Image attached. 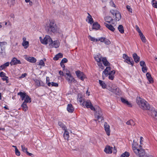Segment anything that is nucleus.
<instances>
[{"instance_id": "f257e3e1", "label": "nucleus", "mask_w": 157, "mask_h": 157, "mask_svg": "<svg viewBox=\"0 0 157 157\" xmlns=\"http://www.w3.org/2000/svg\"><path fill=\"white\" fill-rule=\"evenodd\" d=\"M46 31L48 33L52 34H56L58 30V27L56 22L53 20H49L45 26Z\"/></svg>"}, {"instance_id": "f03ea898", "label": "nucleus", "mask_w": 157, "mask_h": 157, "mask_svg": "<svg viewBox=\"0 0 157 157\" xmlns=\"http://www.w3.org/2000/svg\"><path fill=\"white\" fill-rule=\"evenodd\" d=\"M18 95L20 96L21 100L22 101L24 100L23 103L21 105L23 110L24 111H26L28 109L27 103H30L31 101V98L26 94L24 92H20L17 93Z\"/></svg>"}, {"instance_id": "7ed1b4c3", "label": "nucleus", "mask_w": 157, "mask_h": 157, "mask_svg": "<svg viewBox=\"0 0 157 157\" xmlns=\"http://www.w3.org/2000/svg\"><path fill=\"white\" fill-rule=\"evenodd\" d=\"M136 102L140 108L143 110H147L150 109V107L149 103L140 97H137Z\"/></svg>"}, {"instance_id": "20e7f679", "label": "nucleus", "mask_w": 157, "mask_h": 157, "mask_svg": "<svg viewBox=\"0 0 157 157\" xmlns=\"http://www.w3.org/2000/svg\"><path fill=\"white\" fill-rule=\"evenodd\" d=\"M96 111L95 113V116L96 118H97L99 122H102L103 120V114L101 109L99 108H96Z\"/></svg>"}, {"instance_id": "39448f33", "label": "nucleus", "mask_w": 157, "mask_h": 157, "mask_svg": "<svg viewBox=\"0 0 157 157\" xmlns=\"http://www.w3.org/2000/svg\"><path fill=\"white\" fill-rule=\"evenodd\" d=\"M111 69L110 67H106V68L103 71L102 73V77L104 79V77H107L108 75H114L115 73V71L114 70H113L109 71Z\"/></svg>"}, {"instance_id": "423d86ee", "label": "nucleus", "mask_w": 157, "mask_h": 157, "mask_svg": "<svg viewBox=\"0 0 157 157\" xmlns=\"http://www.w3.org/2000/svg\"><path fill=\"white\" fill-rule=\"evenodd\" d=\"M133 150L135 153L139 157H142L145 154V151L144 149H137L136 147H134Z\"/></svg>"}, {"instance_id": "0eeeda50", "label": "nucleus", "mask_w": 157, "mask_h": 157, "mask_svg": "<svg viewBox=\"0 0 157 157\" xmlns=\"http://www.w3.org/2000/svg\"><path fill=\"white\" fill-rule=\"evenodd\" d=\"M122 58L124 59V62L128 64L131 65L133 66L134 62L132 58H129L127 55L124 54L123 55Z\"/></svg>"}, {"instance_id": "6e6552de", "label": "nucleus", "mask_w": 157, "mask_h": 157, "mask_svg": "<svg viewBox=\"0 0 157 157\" xmlns=\"http://www.w3.org/2000/svg\"><path fill=\"white\" fill-rule=\"evenodd\" d=\"M40 40L41 43L44 44H47L48 43L49 45L51 41L52 40L51 37L48 35H46L43 39H42L41 37H40Z\"/></svg>"}, {"instance_id": "1a4fd4ad", "label": "nucleus", "mask_w": 157, "mask_h": 157, "mask_svg": "<svg viewBox=\"0 0 157 157\" xmlns=\"http://www.w3.org/2000/svg\"><path fill=\"white\" fill-rule=\"evenodd\" d=\"M83 105H84L87 108H90L91 110L95 111L96 110V109L93 106L90 101L89 100L86 101H83Z\"/></svg>"}, {"instance_id": "9d476101", "label": "nucleus", "mask_w": 157, "mask_h": 157, "mask_svg": "<svg viewBox=\"0 0 157 157\" xmlns=\"http://www.w3.org/2000/svg\"><path fill=\"white\" fill-rule=\"evenodd\" d=\"M67 75H64V77L67 81L68 83L71 84L73 82H75L76 80L73 77L72 75L71 74H67Z\"/></svg>"}, {"instance_id": "9b49d317", "label": "nucleus", "mask_w": 157, "mask_h": 157, "mask_svg": "<svg viewBox=\"0 0 157 157\" xmlns=\"http://www.w3.org/2000/svg\"><path fill=\"white\" fill-rule=\"evenodd\" d=\"M75 73L77 77L82 81H83L84 79L86 78V76L84 73L78 70L76 71Z\"/></svg>"}, {"instance_id": "f8f14e48", "label": "nucleus", "mask_w": 157, "mask_h": 157, "mask_svg": "<svg viewBox=\"0 0 157 157\" xmlns=\"http://www.w3.org/2000/svg\"><path fill=\"white\" fill-rule=\"evenodd\" d=\"M49 46L52 47L57 48L59 46V43L58 40L53 41L52 40L51 41L50 43H49Z\"/></svg>"}, {"instance_id": "ddd939ff", "label": "nucleus", "mask_w": 157, "mask_h": 157, "mask_svg": "<svg viewBox=\"0 0 157 157\" xmlns=\"http://www.w3.org/2000/svg\"><path fill=\"white\" fill-rule=\"evenodd\" d=\"M21 63V61L17 59L16 58L14 57L12 59L10 64L11 65L20 64Z\"/></svg>"}, {"instance_id": "4468645a", "label": "nucleus", "mask_w": 157, "mask_h": 157, "mask_svg": "<svg viewBox=\"0 0 157 157\" xmlns=\"http://www.w3.org/2000/svg\"><path fill=\"white\" fill-rule=\"evenodd\" d=\"M105 131L108 136H109L110 134V126L106 122H105L104 125Z\"/></svg>"}, {"instance_id": "2eb2a0df", "label": "nucleus", "mask_w": 157, "mask_h": 157, "mask_svg": "<svg viewBox=\"0 0 157 157\" xmlns=\"http://www.w3.org/2000/svg\"><path fill=\"white\" fill-rule=\"evenodd\" d=\"M99 41L101 42H104L107 45H109L111 43L110 41L108 39L104 37H101L98 39Z\"/></svg>"}, {"instance_id": "dca6fc26", "label": "nucleus", "mask_w": 157, "mask_h": 157, "mask_svg": "<svg viewBox=\"0 0 157 157\" xmlns=\"http://www.w3.org/2000/svg\"><path fill=\"white\" fill-rule=\"evenodd\" d=\"M109 90L116 94H117L119 92V89L116 86H113L109 89Z\"/></svg>"}, {"instance_id": "f3484780", "label": "nucleus", "mask_w": 157, "mask_h": 157, "mask_svg": "<svg viewBox=\"0 0 157 157\" xmlns=\"http://www.w3.org/2000/svg\"><path fill=\"white\" fill-rule=\"evenodd\" d=\"M113 147H110L108 145L106 146L104 151L107 154L111 153L112 152Z\"/></svg>"}, {"instance_id": "a211bd4d", "label": "nucleus", "mask_w": 157, "mask_h": 157, "mask_svg": "<svg viewBox=\"0 0 157 157\" xmlns=\"http://www.w3.org/2000/svg\"><path fill=\"white\" fill-rule=\"evenodd\" d=\"M25 59L28 61L32 63H35L36 61V59L35 58L30 56L26 58Z\"/></svg>"}, {"instance_id": "6ab92c4d", "label": "nucleus", "mask_w": 157, "mask_h": 157, "mask_svg": "<svg viewBox=\"0 0 157 157\" xmlns=\"http://www.w3.org/2000/svg\"><path fill=\"white\" fill-rule=\"evenodd\" d=\"M132 57L134 59L135 62L136 63H138L140 61V57L138 56L137 54L136 53H134L132 54Z\"/></svg>"}, {"instance_id": "aec40b11", "label": "nucleus", "mask_w": 157, "mask_h": 157, "mask_svg": "<svg viewBox=\"0 0 157 157\" xmlns=\"http://www.w3.org/2000/svg\"><path fill=\"white\" fill-rule=\"evenodd\" d=\"M101 61L105 66L110 67V64L107 60L105 57L101 59Z\"/></svg>"}, {"instance_id": "412c9836", "label": "nucleus", "mask_w": 157, "mask_h": 157, "mask_svg": "<svg viewBox=\"0 0 157 157\" xmlns=\"http://www.w3.org/2000/svg\"><path fill=\"white\" fill-rule=\"evenodd\" d=\"M88 16L87 17V18L86 19V21L88 20V22L89 23L92 24L94 22V20L91 15L89 13H87Z\"/></svg>"}, {"instance_id": "4be33fe9", "label": "nucleus", "mask_w": 157, "mask_h": 157, "mask_svg": "<svg viewBox=\"0 0 157 157\" xmlns=\"http://www.w3.org/2000/svg\"><path fill=\"white\" fill-rule=\"evenodd\" d=\"M100 25L97 22H95L93 24L92 29L95 30H98L100 28Z\"/></svg>"}, {"instance_id": "5701e85b", "label": "nucleus", "mask_w": 157, "mask_h": 157, "mask_svg": "<svg viewBox=\"0 0 157 157\" xmlns=\"http://www.w3.org/2000/svg\"><path fill=\"white\" fill-rule=\"evenodd\" d=\"M146 76L150 83H152L153 82V78H152L151 74L149 73H147Z\"/></svg>"}, {"instance_id": "b1692460", "label": "nucleus", "mask_w": 157, "mask_h": 157, "mask_svg": "<svg viewBox=\"0 0 157 157\" xmlns=\"http://www.w3.org/2000/svg\"><path fill=\"white\" fill-rule=\"evenodd\" d=\"M67 110L69 113H72L74 111V108L71 104L70 103L68 104L67 107Z\"/></svg>"}, {"instance_id": "393cba45", "label": "nucleus", "mask_w": 157, "mask_h": 157, "mask_svg": "<svg viewBox=\"0 0 157 157\" xmlns=\"http://www.w3.org/2000/svg\"><path fill=\"white\" fill-rule=\"evenodd\" d=\"M121 101L123 103L126 104L129 107H132V105L128 101L126 100L124 98H121Z\"/></svg>"}, {"instance_id": "a878e982", "label": "nucleus", "mask_w": 157, "mask_h": 157, "mask_svg": "<svg viewBox=\"0 0 157 157\" xmlns=\"http://www.w3.org/2000/svg\"><path fill=\"white\" fill-rule=\"evenodd\" d=\"M64 132L63 135V136L65 140H68L69 137V132H68L67 129H66L64 130Z\"/></svg>"}, {"instance_id": "bb28decb", "label": "nucleus", "mask_w": 157, "mask_h": 157, "mask_svg": "<svg viewBox=\"0 0 157 157\" xmlns=\"http://www.w3.org/2000/svg\"><path fill=\"white\" fill-rule=\"evenodd\" d=\"M63 55L62 53H59L56 55L53 58V59L54 60H57L59 58H61L63 57Z\"/></svg>"}, {"instance_id": "cd10ccee", "label": "nucleus", "mask_w": 157, "mask_h": 157, "mask_svg": "<svg viewBox=\"0 0 157 157\" xmlns=\"http://www.w3.org/2000/svg\"><path fill=\"white\" fill-rule=\"evenodd\" d=\"M105 26L110 30L113 32L115 30V28L111 25H109L106 23H105Z\"/></svg>"}, {"instance_id": "c85d7f7f", "label": "nucleus", "mask_w": 157, "mask_h": 157, "mask_svg": "<svg viewBox=\"0 0 157 157\" xmlns=\"http://www.w3.org/2000/svg\"><path fill=\"white\" fill-rule=\"evenodd\" d=\"M10 65V63L9 62H7L4 64H2L0 66V71L5 69L7 67L9 66Z\"/></svg>"}, {"instance_id": "c756f323", "label": "nucleus", "mask_w": 157, "mask_h": 157, "mask_svg": "<svg viewBox=\"0 0 157 157\" xmlns=\"http://www.w3.org/2000/svg\"><path fill=\"white\" fill-rule=\"evenodd\" d=\"M7 4L10 7H11L15 4V0H8Z\"/></svg>"}, {"instance_id": "7c9ffc66", "label": "nucleus", "mask_w": 157, "mask_h": 157, "mask_svg": "<svg viewBox=\"0 0 157 157\" xmlns=\"http://www.w3.org/2000/svg\"><path fill=\"white\" fill-rule=\"evenodd\" d=\"M58 124L64 130L67 129V128L65 125L60 121H58Z\"/></svg>"}, {"instance_id": "2f4dec72", "label": "nucleus", "mask_w": 157, "mask_h": 157, "mask_svg": "<svg viewBox=\"0 0 157 157\" xmlns=\"http://www.w3.org/2000/svg\"><path fill=\"white\" fill-rule=\"evenodd\" d=\"M115 19L116 21H119L121 18V14L118 11H117L115 15Z\"/></svg>"}, {"instance_id": "473e14b6", "label": "nucleus", "mask_w": 157, "mask_h": 157, "mask_svg": "<svg viewBox=\"0 0 157 157\" xmlns=\"http://www.w3.org/2000/svg\"><path fill=\"white\" fill-rule=\"evenodd\" d=\"M94 58L95 59V60L98 62V63H101V58L100 56V54L96 55L94 57Z\"/></svg>"}, {"instance_id": "72a5a7b5", "label": "nucleus", "mask_w": 157, "mask_h": 157, "mask_svg": "<svg viewBox=\"0 0 157 157\" xmlns=\"http://www.w3.org/2000/svg\"><path fill=\"white\" fill-rule=\"evenodd\" d=\"M99 81L100 86H102L103 88L104 89L106 88V85L103 81L99 80Z\"/></svg>"}, {"instance_id": "f704fd0d", "label": "nucleus", "mask_w": 157, "mask_h": 157, "mask_svg": "<svg viewBox=\"0 0 157 157\" xmlns=\"http://www.w3.org/2000/svg\"><path fill=\"white\" fill-rule=\"evenodd\" d=\"M6 74L3 72H1L0 73V76L2 77V79L3 80L4 78L6 79L8 77L6 75Z\"/></svg>"}, {"instance_id": "c9c22d12", "label": "nucleus", "mask_w": 157, "mask_h": 157, "mask_svg": "<svg viewBox=\"0 0 157 157\" xmlns=\"http://www.w3.org/2000/svg\"><path fill=\"white\" fill-rule=\"evenodd\" d=\"M118 29L119 31L121 33H124V28L123 26L122 25H120L118 28Z\"/></svg>"}, {"instance_id": "e433bc0d", "label": "nucleus", "mask_w": 157, "mask_h": 157, "mask_svg": "<svg viewBox=\"0 0 157 157\" xmlns=\"http://www.w3.org/2000/svg\"><path fill=\"white\" fill-rule=\"evenodd\" d=\"M22 45L24 47L25 49L27 48L29 46V42L28 41H25V42H22Z\"/></svg>"}, {"instance_id": "4c0bfd02", "label": "nucleus", "mask_w": 157, "mask_h": 157, "mask_svg": "<svg viewBox=\"0 0 157 157\" xmlns=\"http://www.w3.org/2000/svg\"><path fill=\"white\" fill-rule=\"evenodd\" d=\"M105 20H108V21H106L109 23H110L113 20V19L110 16L106 17H105Z\"/></svg>"}, {"instance_id": "58836bf2", "label": "nucleus", "mask_w": 157, "mask_h": 157, "mask_svg": "<svg viewBox=\"0 0 157 157\" xmlns=\"http://www.w3.org/2000/svg\"><path fill=\"white\" fill-rule=\"evenodd\" d=\"M88 37L91 41H93L97 42L99 41L98 39H95L94 37H92L90 35Z\"/></svg>"}, {"instance_id": "ea45409f", "label": "nucleus", "mask_w": 157, "mask_h": 157, "mask_svg": "<svg viewBox=\"0 0 157 157\" xmlns=\"http://www.w3.org/2000/svg\"><path fill=\"white\" fill-rule=\"evenodd\" d=\"M152 6L155 8H157V2L155 0H152Z\"/></svg>"}, {"instance_id": "a19ab883", "label": "nucleus", "mask_w": 157, "mask_h": 157, "mask_svg": "<svg viewBox=\"0 0 157 157\" xmlns=\"http://www.w3.org/2000/svg\"><path fill=\"white\" fill-rule=\"evenodd\" d=\"M34 81L36 85L38 86H41L40 84V82L38 80L36 79L34 80Z\"/></svg>"}, {"instance_id": "79ce46f5", "label": "nucleus", "mask_w": 157, "mask_h": 157, "mask_svg": "<svg viewBox=\"0 0 157 157\" xmlns=\"http://www.w3.org/2000/svg\"><path fill=\"white\" fill-rule=\"evenodd\" d=\"M63 70L64 72L65 73V75L66 76L67 75V74H71L70 73V71L68 70L67 69L65 68L63 69Z\"/></svg>"}, {"instance_id": "37998d69", "label": "nucleus", "mask_w": 157, "mask_h": 157, "mask_svg": "<svg viewBox=\"0 0 157 157\" xmlns=\"http://www.w3.org/2000/svg\"><path fill=\"white\" fill-rule=\"evenodd\" d=\"M152 114L154 116L155 118L157 120V112L154 111L152 112Z\"/></svg>"}, {"instance_id": "c03bdc74", "label": "nucleus", "mask_w": 157, "mask_h": 157, "mask_svg": "<svg viewBox=\"0 0 157 157\" xmlns=\"http://www.w3.org/2000/svg\"><path fill=\"white\" fill-rule=\"evenodd\" d=\"M126 8L128 11L130 12L131 13H132V9L131 8L130 6L128 5H127L126 6Z\"/></svg>"}, {"instance_id": "a18cd8bd", "label": "nucleus", "mask_w": 157, "mask_h": 157, "mask_svg": "<svg viewBox=\"0 0 157 157\" xmlns=\"http://www.w3.org/2000/svg\"><path fill=\"white\" fill-rule=\"evenodd\" d=\"M140 39H141V40L143 42H144V43H145L146 42V38H145V36L144 35L141 36L140 37Z\"/></svg>"}, {"instance_id": "49530a36", "label": "nucleus", "mask_w": 157, "mask_h": 157, "mask_svg": "<svg viewBox=\"0 0 157 157\" xmlns=\"http://www.w3.org/2000/svg\"><path fill=\"white\" fill-rule=\"evenodd\" d=\"M22 150L23 152L27 153V148L25 147L23 145L21 146Z\"/></svg>"}, {"instance_id": "de8ad7c7", "label": "nucleus", "mask_w": 157, "mask_h": 157, "mask_svg": "<svg viewBox=\"0 0 157 157\" xmlns=\"http://www.w3.org/2000/svg\"><path fill=\"white\" fill-rule=\"evenodd\" d=\"M97 65L102 70H103L104 69L105 67L102 65V64L101 63H97Z\"/></svg>"}, {"instance_id": "09e8293b", "label": "nucleus", "mask_w": 157, "mask_h": 157, "mask_svg": "<svg viewBox=\"0 0 157 157\" xmlns=\"http://www.w3.org/2000/svg\"><path fill=\"white\" fill-rule=\"evenodd\" d=\"M147 67H146V66H144V67H142V71L144 73H145L147 71Z\"/></svg>"}, {"instance_id": "8fccbe9b", "label": "nucleus", "mask_w": 157, "mask_h": 157, "mask_svg": "<svg viewBox=\"0 0 157 157\" xmlns=\"http://www.w3.org/2000/svg\"><path fill=\"white\" fill-rule=\"evenodd\" d=\"M140 66L142 67H144L146 66L145 62L143 61H140Z\"/></svg>"}, {"instance_id": "3c124183", "label": "nucleus", "mask_w": 157, "mask_h": 157, "mask_svg": "<svg viewBox=\"0 0 157 157\" xmlns=\"http://www.w3.org/2000/svg\"><path fill=\"white\" fill-rule=\"evenodd\" d=\"M38 65L43 66H45V63L43 60H41L38 64Z\"/></svg>"}, {"instance_id": "603ef678", "label": "nucleus", "mask_w": 157, "mask_h": 157, "mask_svg": "<svg viewBox=\"0 0 157 157\" xmlns=\"http://www.w3.org/2000/svg\"><path fill=\"white\" fill-rule=\"evenodd\" d=\"M15 152L16 155L17 156H20V152L17 148L15 150Z\"/></svg>"}, {"instance_id": "864d4df0", "label": "nucleus", "mask_w": 157, "mask_h": 157, "mask_svg": "<svg viewBox=\"0 0 157 157\" xmlns=\"http://www.w3.org/2000/svg\"><path fill=\"white\" fill-rule=\"evenodd\" d=\"M51 85L52 86H55L56 87L58 86V83L53 82H51Z\"/></svg>"}, {"instance_id": "5fc2aeb1", "label": "nucleus", "mask_w": 157, "mask_h": 157, "mask_svg": "<svg viewBox=\"0 0 157 157\" xmlns=\"http://www.w3.org/2000/svg\"><path fill=\"white\" fill-rule=\"evenodd\" d=\"M78 101H79L80 103L83 102L84 101L82 97L78 98Z\"/></svg>"}, {"instance_id": "6e6d98bb", "label": "nucleus", "mask_w": 157, "mask_h": 157, "mask_svg": "<svg viewBox=\"0 0 157 157\" xmlns=\"http://www.w3.org/2000/svg\"><path fill=\"white\" fill-rule=\"evenodd\" d=\"M67 59L66 58H64L62 59L61 62H62V63H67Z\"/></svg>"}, {"instance_id": "4d7b16f0", "label": "nucleus", "mask_w": 157, "mask_h": 157, "mask_svg": "<svg viewBox=\"0 0 157 157\" xmlns=\"http://www.w3.org/2000/svg\"><path fill=\"white\" fill-rule=\"evenodd\" d=\"M123 155H124L125 157H128L129 156V153L127 151H125L123 153Z\"/></svg>"}, {"instance_id": "13d9d810", "label": "nucleus", "mask_w": 157, "mask_h": 157, "mask_svg": "<svg viewBox=\"0 0 157 157\" xmlns=\"http://www.w3.org/2000/svg\"><path fill=\"white\" fill-rule=\"evenodd\" d=\"M117 11H115L114 10H110V12L112 13V14L113 15H115Z\"/></svg>"}, {"instance_id": "bf43d9fd", "label": "nucleus", "mask_w": 157, "mask_h": 157, "mask_svg": "<svg viewBox=\"0 0 157 157\" xmlns=\"http://www.w3.org/2000/svg\"><path fill=\"white\" fill-rule=\"evenodd\" d=\"M109 79L113 80L114 79V75H109Z\"/></svg>"}, {"instance_id": "052dcab7", "label": "nucleus", "mask_w": 157, "mask_h": 157, "mask_svg": "<svg viewBox=\"0 0 157 157\" xmlns=\"http://www.w3.org/2000/svg\"><path fill=\"white\" fill-rule=\"evenodd\" d=\"M27 75V74L26 73H24L22 74L21 76L20 77V78H23L25 77H26Z\"/></svg>"}, {"instance_id": "680f3d73", "label": "nucleus", "mask_w": 157, "mask_h": 157, "mask_svg": "<svg viewBox=\"0 0 157 157\" xmlns=\"http://www.w3.org/2000/svg\"><path fill=\"white\" fill-rule=\"evenodd\" d=\"M135 27H136V31L138 32H139L141 31V30L140 29L139 27L137 25H136Z\"/></svg>"}, {"instance_id": "e2e57ef3", "label": "nucleus", "mask_w": 157, "mask_h": 157, "mask_svg": "<svg viewBox=\"0 0 157 157\" xmlns=\"http://www.w3.org/2000/svg\"><path fill=\"white\" fill-rule=\"evenodd\" d=\"M59 74L61 76H64V75L63 74V72L61 71H59Z\"/></svg>"}, {"instance_id": "0e129e2a", "label": "nucleus", "mask_w": 157, "mask_h": 157, "mask_svg": "<svg viewBox=\"0 0 157 157\" xmlns=\"http://www.w3.org/2000/svg\"><path fill=\"white\" fill-rule=\"evenodd\" d=\"M60 64L61 66L63 69H64L65 68V66L64 64V63H62V62H60Z\"/></svg>"}, {"instance_id": "69168bd1", "label": "nucleus", "mask_w": 157, "mask_h": 157, "mask_svg": "<svg viewBox=\"0 0 157 157\" xmlns=\"http://www.w3.org/2000/svg\"><path fill=\"white\" fill-rule=\"evenodd\" d=\"M131 121V125L134 126L135 124V123L132 120H130Z\"/></svg>"}, {"instance_id": "338daca9", "label": "nucleus", "mask_w": 157, "mask_h": 157, "mask_svg": "<svg viewBox=\"0 0 157 157\" xmlns=\"http://www.w3.org/2000/svg\"><path fill=\"white\" fill-rule=\"evenodd\" d=\"M29 156H32L33 155L31 153H29L28 151H27V153H26Z\"/></svg>"}, {"instance_id": "774afa93", "label": "nucleus", "mask_w": 157, "mask_h": 157, "mask_svg": "<svg viewBox=\"0 0 157 157\" xmlns=\"http://www.w3.org/2000/svg\"><path fill=\"white\" fill-rule=\"evenodd\" d=\"M139 33V35L140 37L141 36H143L144 35L143 34V33L141 32V31L138 32Z\"/></svg>"}]
</instances>
